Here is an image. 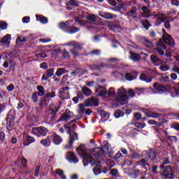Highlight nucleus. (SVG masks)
Here are the masks:
<instances>
[{"mask_svg": "<svg viewBox=\"0 0 179 179\" xmlns=\"http://www.w3.org/2000/svg\"><path fill=\"white\" fill-rule=\"evenodd\" d=\"M77 152L80 156L84 157L83 162L85 166H87V164H91V166H94V164H96L95 167L93 169V172L95 176L101 173V165L97 164V161L93 157V155H89V154L86 152V150L82 148V147H78L77 148Z\"/></svg>", "mask_w": 179, "mask_h": 179, "instance_id": "nucleus-1", "label": "nucleus"}, {"mask_svg": "<svg viewBox=\"0 0 179 179\" xmlns=\"http://www.w3.org/2000/svg\"><path fill=\"white\" fill-rule=\"evenodd\" d=\"M129 99V97H128V95L127 94V90H125L124 87H121L117 89V94L116 96V101L117 103L124 106V104H127V103H128Z\"/></svg>", "mask_w": 179, "mask_h": 179, "instance_id": "nucleus-2", "label": "nucleus"}, {"mask_svg": "<svg viewBox=\"0 0 179 179\" xmlns=\"http://www.w3.org/2000/svg\"><path fill=\"white\" fill-rule=\"evenodd\" d=\"M163 31V36L162 40H160L159 42V45L160 48H162V50H166V45L163 43V41L166 43V44H169L171 47H174V40L173 38H171V36H170L167 32H166V30L162 29Z\"/></svg>", "mask_w": 179, "mask_h": 179, "instance_id": "nucleus-3", "label": "nucleus"}, {"mask_svg": "<svg viewBox=\"0 0 179 179\" xmlns=\"http://www.w3.org/2000/svg\"><path fill=\"white\" fill-rule=\"evenodd\" d=\"M70 125L71 123L64 125L65 131H67L70 135L69 147H68V145H66V149H71V148H72V144L73 143V141H78V134L71 131L72 128L73 129H76V126L75 124H73V127H71Z\"/></svg>", "mask_w": 179, "mask_h": 179, "instance_id": "nucleus-4", "label": "nucleus"}, {"mask_svg": "<svg viewBox=\"0 0 179 179\" xmlns=\"http://www.w3.org/2000/svg\"><path fill=\"white\" fill-rule=\"evenodd\" d=\"M161 176L164 178H173V169L170 166H164V164L160 166Z\"/></svg>", "mask_w": 179, "mask_h": 179, "instance_id": "nucleus-5", "label": "nucleus"}, {"mask_svg": "<svg viewBox=\"0 0 179 179\" xmlns=\"http://www.w3.org/2000/svg\"><path fill=\"white\" fill-rule=\"evenodd\" d=\"M47 132H48V130L43 127H34L31 131V133L36 135V136H38V138L45 136V135H47Z\"/></svg>", "mask_w": 179, "mask_h": 179, "instance_id": "nucleus-6", "label": "nucleus"}, {"mask_svg": "<svg viewBox=\"0 0 179 179\" xmlns=\"http://www.w3.org/2000/svg\"><path fill=\"white\" fill-rule=\"evenodd\" d=\"M103 148H96L94 150V153L96 155H94L95 159H100V156H103L104 155V150H108L110 149V145L108 142L104 141L103 143Z\"/></svg>", "mask_w": 179, "mask_h": 179, "instance_id": "nucleus-7", "label": "nucleus"}, {"mask_svg": "<svg viewBox=\"0 0 179 179\" xmlns=\"http://www.w3.org/2000/svg\"><path fill=\"white\" fill-rule=\"evenodd\" d=\"M59 97L60 99H62V100H66L69 99V87H65L62 89H60L59 91Z\"/></svg>", "mask_w": 179, "mask_h": 179, "instance_id": "nucleus-8", "label": "nucleus"}, {"mask_svg": "<svg viewBox=\"0 0 179 179\" xmlns=\"http://www.w3.org/2000/svg\"><path fill=\"white\" fill-rule=\"evenodd\" d=\"M85 107H90V106H94V107L99 106V100L94 99V97L89 98L85 101Z\"/></svg>", "mask_w": 179, "mask_h": 179, "instance_id": "nucleus-9", "label": "nucleus"}, {"mask_svg": "<svg viewBox=\"0 0 179 179\" xmlns=\"http://www.w3.org/2000/svg\"><path fill=\"white\" fill-rule=\"evenodd\" d=\"M72 113L69 109H66L64 113L60 117L59 121H69V120L72 118Z\"/></svg>", "mask_w": 179, "mask_h": 179, "instance_id": "nucleus-10", "label": "nucleus"}, {"mask_svg": "<svg viewBox=\"0 0 179 179\" xmlns=\"http://www.w3.org/2000/svg\"><path fill=\"white\" fill-rule=\"evenodd\" d=\"M15 125V120L13 116L8 115L7 117V129L8 131H12Z\"/></svg>", "mask_w": 179, "mask_h": 179, "instance_id": "nucleus-11", "label": "nucleus"}, {"mask_svg": "<svg viewBox=\"0 0 179 179\" xmlns=\"http://www.w3.org/2000/svg\"><path fill=\"white\" fill-rule=\"evenodd\" d=\"M66 159L69 160V162H71V163H78L79 160H78V158H76V156H75V154L71 152H69L66 154Z\"/></svg>", "mask_w": 179, "mask_h": 179, "instance_id": "nucleus-12", "label": "nucleus"}, {"mask_svg": "<svg viewBox=\"0 0 179 179\" xmlns=\"http://www.w3.org/2000/svg\"><path fill=\"white\" fill-rule=\"evenodd\" d=\"M143 156H144L145 159H148V157L150 160H155L156 159V153L155 151H150L149 152H148V151H144L143 152Z\"/></svg>", "mask_w": 179, "mask_h": 179, "instance_id": "nucleus-13", "label": "nucleus"}, {"mask_svg": "<svg viewBox=\"0 0 179 179\" xmlns=\"http://www.w3.org/2000/svg\"><path fill=\"white\" fill-rule=\"evenodd\" d=\"M95 92L97 96H105V94H107V91H106V88L101 86H99L97 88H96Z\"/></svg>", "mask_w": 179, "mask_h": 179, "instance_id": "nucleus-14", "label": "nucleus"}, {"mask_svg": "<svg viewBox=\"0 0 179 179\" xmlns=\"http://www.w3.org/2000/svg\"><path fill=\"white\" fill-rule=\"evenodd\" d=\"M46 76L43 75L42 76L43 80H48V78H51V76H54V69H50L46 71Z\"/></svg>", "mask_w": 179, "mask_h": 179, "instance_id": "nucleus-15", "label": "nucleus"}, {"mask_svg": "<svg viewBox=\"0 0 179 179\" xmlns=\"http://www.w3.org/2000/svg\"><path fill=\"white\" fill-rule=\"evenodd\" d=\"M84 73H87V71L83 70L82 69H78L75 71L71 72V75H74L75 76H82V75H83Z\"/></svg>", "mask_w": 179, "mask_h": 179, "instance_id": "nucleus-16", "label": "nucleus"}, {"mask_svg": "<svg viewBox=\"0 0 179 179\" xmlns=\"http://www.w3.org/2000/svg\"><path fill=\"white\" fill-rule=\"evenodd\" d=\"M41 145H43V146H45V148H48V146L51 145V137L48 136L46 138L41 140Z\"/></svg>", "mask_w": 179, "mask_h": 179, "instance_id": "nucleus-17", "label": "nucleus"}, {"mask_svg": "<svg viewBox=\"0 0 179 179\" xmlns=\"http://www.w3.org/2000/svg\"><path fill=\"white\" fill-rule=\"evenodd\" d=\"M50 101H51V99H48L45 96L43 99H41L39 107H45V106H48Z\"/></svg>", "mask_w": 179, "mask_h": 179, "instance_id": "nucleus-18", "label": "nucleus"}, {"mask_svg": "<svg viewBox=\"0 0 179 179\" xmlns=\"http://www.w3.org/2000/svg\"><path fill=\"white\" fill-rule=\"evenodd\" d=\"M153 87L155 90H157L159 92V93H162V92H166V87H164V85L155 83L153 85Z\"/></svg>", "mask_w": 179, "mask_h": 179, "instance_id": "nucleus-19", "label": "nucleus"}, {"mask_svg": "<svg viewBox=\"0 0 179 179\" xmlns=\"http://www.w3.org/2000/svg\"><path fill=\"white\" fill-rule=\"evenodd\" d=\"M52 138L53 139V143L55 145H59V143L62 142V138H61L60 136L56 134H53Z\"/></svg>", "mask_w": 179, "mask_h": 179, "instance_id": "nucleus-20", "label": "nucleus"}, {"mask_svg": "<svg viewBox=\"0 0 179 179\" xmlns=\"http://www.w3.org/2000/svg\"><path fill=\"white\" fill-rule=\"evenodd\" d=\"M152 62L155 64V65H160L163 61L162 59L157 58L155 55H151L150 57Z\"/></svg>", "mask_w": 179, "mask_h": 179, "instance_id": "nucleus-21", "label": "nucleus"}, {"mask_svg": "<svg viewBox=\"0 0 179 179\" xmlns=\"http://www.w3.org/2000/svg\"><path fill=\"white\" fill-rule=\"evenodd\" d=\"M36 20L38 22H41L43 24H45V23H48V19L44 16L36 15Z\"/></svg>", "mask_w": 179, "mask_h": 179, "instance_id": "nucleus-22", "label": "nucleus"}, {"mask_svg": "<svg viewBox=\"0 0 179 179\" xmlns=\"http://www.w3.org/2000/svg\"><path fill=\"white\" fill-rule=\"evenodd\" d=\"M11 36L10 34H7L4 37L2 38L1 43L2 44H9L10 43Z\"/></svg>", "mask_w": 179, "mask_h": 179, "instance_id": "nucleus-23", "label": "nucleus"}, {"mask_svg": "<svg viewBox=\"0 0 179 179\" xmlns=\"http://www.w3.org/2000/svg\"><path fill=\"white\" fill-rule=\"evenodd\" d=\"M81 92L84 96H89L92 94V91L87 87H82Z\"/></svg>", "mask_w": 179, "mask_h": 179, "instance_id": "nucleus-24", "label": "nucleus"}, {"mask_svg": "<svg viewBox=\"0 0 179 179\" xmlns=\"http://www.w3.org/2000/svg\"><path fill=\"white\" fill-rule=\"evenodd\" d=\"M141 80H143L144 82H146V83H150L152 82V77H148L146 75L142 73L140 76Z\"/></svg>", "mask_w": 179, "mask_h": 179, "instance_id": "nucleus-25", "label": "nucleus"}, {"mask_svg": "<svg viewBox=\"0 0 179 179\" xmlns=\"http://www.w3.org/2000/svg\"><path fill=\"white\" fill-rule=\"evenodd\" d=\"M36 140L34 139V138L30 136H28L27 138V141H25L24 143V146H29V145L30 143H34V142H35Z\"/></svg>", "mask_w": 179, "mask_h": 179, "instance_id": "nucleus-26", "label": "nucleus"}, {"mask_svg": "<svg viewBox=\"0 0 179 179\" xmlns=\"http://www.w3.org/2000/svg\"><path fill=\"white\" fill-rule=\"evenodd\" d=\"M141 10H143V16L145 17H150V11H149V8L146 6H143Z\"/></svg>", "mask_w": 179, "mask_h": 179, "instance_id": "nucleus-27", "label": "nucleus"}, {"mask_svg": "<svg viewBox=\"0 0 179 179\" xmlns=\"http://www.w3.org/2000/svg\"><path fill=\"white\" fill-rule=\"evenodd\" d=\"M66 45H72V47H74L75 50H80V45L76 41H71L66 44Z\"/></svg>", "mask_w": 179, "mask_h": 179, "instance_id": "nucleus-28", "label": "nucleus"}, {"mask_svg": "<svg viewBox=\"0 0 179 179\" xmlns=\"http://www.w3.org/2000/svg\"><path fill=\"white\" fill-rule=\"evenodd\" d=\"M27 41L24 36H19L16 39V45H20L22 43H26Z\"/></svg>", "mask_w": 179, "mask_h": 179, "instance_id": "nucleus-29", "label": "nucleus"}, {"mask_svg": "<svg viewBox=\"0 0 179 179\" xmlns=\"http://www.w3.org/2000/svg\"><path fill=\"white\" fill-rule=\"evenodd\" d=\"M130 58L133 61H139L141 59V56L138 54L133 53L132 52H130Z\"/></svg>", "mask_w": 179, "mask_h": 179, "instance_id": "nucleus-30", "label": "nucleus"}, {"mask_svg": "<svg viewBox=\"0 0 179 179\" xmlns=\"http://www.w3.org/2000/svg\"><path fill=\"white\" fill-rule=\"evenodd\" d=\"M55 173L57 174L58 176L60 177L62 179H66V176H65V174H64V171L62 169H57L55 171Z\"/></svg>", "mask_w": 179, "mask_h": 179, "instance_id": "nucleus-31", "label": "nucleus"}, {"mask_svg": "<svg viewBox=\"0 0 179 179\" xmlns=\"http://www.w3.org/2000/svg\"><path fill=\"white\" fill-rule=\"evenodd\" d=\"M79 107V110H78V113L79 114V115H83V114H85V107H86V106L83 105V104H79L78 105Z\"/></svg>", "mask_w": 179, "mask_h": 179, "instance_id": "nucleus-32", "label": "nucleus"}, {"mask_svg": "<svg viewBox=\"0 0 179 179\" xmlns=\"http://www.w3.org/2000/svg\"><path fill=\"white\" fill-rule=\"evenodd\" d=\"M101 17H103V19H113V14L110 13H105L103 14H99Z\"/></svg>", "mask_w": 179, "mask_h": 179, "instance_id": "nucleus-33", "label": "nucleus"}, {"mask_svg": "<svg viewBox=\"0 0 179 179\" xmlns=\"http://www.w3.org/2000/svg\"><path fill=\"white\" fill-rule=\"evenodd\" d=\"M61 106V103H59V106H56L55 108H51L49 110V114H52V115H55L57 113H58V110H59V107Z\"/></svg>", "mask_w": 179, "mask_h": 179, "instance_id": "nucleus-34", "label": "nucleus"}, {"mask_svg": "<svg viewBox=\"0 0 179 179\" xmlns=\"http://www.w3.org/2000/svg\"><path fill=\"white\" fill-rule=\"evenodd\" d=\"M45 97L48 99H50V101H51V99H54L55 97H57V94H55V92H48L45 94Z\"/></svg>", "mask_w": 179, "mask_h": 179, "instance_id": "nucleus-35", "label": "nucleus"}, {"mask_svg": "<svg viewBox=\"0 0 179 179\" xmlns=\"http://www.w3.org/2000/svg\"><path fill=\"white\" fill-rule=\"evenodd\" d=\"M169 92H171V93H172L173 97H174V96H178V90H177L175 87H171L169 88Z\"/></svg>", "mask_w": 179, "mask_h": 179, "instance_id": "nucleus-36", "label": "nucleus"}, {"mask_svg": "<svg viewBox=\"0 0 179 179\" xmlns=\"http://www.w3.org/2000/svg\"><path fill=\"white\" fill-rule=\"evenodd\" d=\"M37 90H38V96H43L44 95V87L43 86L39 85L37 87Z\"/></svg>", "mask_w": 179, "mask_h": 179, "instance_id": "nucleus-37", "label": "nucleus"}, {"mask_svg": "<svg viewBox=\"0 0 179 179\" xmlns=\"http://www.w3.org/2000/svg\"><path fill=\"white\" fill-rule=\"evenodd\" d=\"M148 117L150 118H159L160 117V114L155 112H150Z\"/></svg>", "mask_w": 179, "mask_h": 179, "instance_id": "nucleus-38", "label": "nucleus"}, {"mask_svg": "<svg viewBox=\"0 0 179 179\" xmlns=\"http://www.w3.org/2000/svg\"><path fill=\"white\" fill-rule=\"evenodd\" d=\"M0 29L1 30H6V29H8V23L3 21H0Z\"/></svg>", "mask_w": 179, "mask_h": 179, "instance_id": "nucleus-39", "label": "nucleus"}, {"mask_svg": "<svg viewBox=\"0 0 179 179\" xmlns=\"http://www.w3.org/2000/svg\"><path fill=\"white\" fill-rule=\"evenodd\" d=\"M148 124L150 125H156L157 127H162V125H163V123H157V122H156V121H155L153 120H149Z\"/></svg>", "mask_w": 179, "mask_h": 179, "instance_id": "nucleus-40", "label": "nucleus"}, {"mask_svg": "<svg viewBox=\"0 0 179 179\" xmlns=\"http://www.w3.org/2000/svg\"><path fill=\"white\" fill-rule=\"evenodd\" d=\"M87 20L90 22H95L96 21V15L91 14L87 16Z\"/></svg>", "mask_w": 179, "mask_h": 179, "instance_id": "nucleus-41", "label": "nucleus"}, {"mask_svg": "<svg viewBox=\"0 0 179 179\" xmlns=\"http://www.w3.org/2000/svg\"><path fill=\"white\" fill-rule=\"evenodd\" d=\"M64 73H65V69L60 68L57 69L56 72V75L57 76H61V75H64Z\"/></svg>", "mask_w": 179, "mask_h": 179, "instance_id": "nucleus-42", "label": "nucleus"}, {"mask_svg": "<svg viewBox=\"0 0 179 179\" xmlns=\"http://www.w3.org/2000/svg\"><path fill=\"white\" fill-rule=\"evenodd\" d=\"M110 29L113 30V31H121V28L118 25H112Z\"/></svg>", "mask_w": 179, "mask_h": 179, "instance_id": "nucleus-43", "label": "nucleus"}, {"mask_svg": "<svg viewBox=\"0 0 179 179\" xmlns=\"http://www.w3.org/2000/svg\"><path fill=\"white\" fill-rule=\"evenodd\" d=\"M108 94L110 96H115V90L113 87L110 88L108 91Z\"/></svg>", "mask_w": 179, "mask_h": 179, "instance_id": "nucleus-44", "label": "nucleus"}, {"mask_svg": "<svg viewBox=\"0 0 179 179\" xmlns=\"http://www.w3.org/2000/svg\"><path fill=\"white\" fill-rule=\"evenodd\" d=\"M20 162L21 163L22 167H26V166H27V159H25L24 157L20 159Z\"/></svg>", "mask_w": 179, "mask_h": 179, "instance_id": "nucleus-45", "label": "nucleus"}, {"mask_svg": "<svg viewBox=\"0 0 179 179\" xmlns=\"http://www.w3.org/2000/svg\"><path fill=\"white\" fill-rule=\"evenodd\" d=\"M36 58H46L47 55L45 52H41L35 55Z\"/></svg>", "mask_w": 179, "mask_h": 179, "instance_id": "nucleus-46", "label": "nucleus"}, {"mask_svg": "<svg viewBox=\"0 0 179 179\" xmlns=\"http://www.w3.org/2000/svg\"><path fill=\"white\" fill-rule=\"evenodd\" d=\"M135 13H136V8H133L132 10H129L127 13V15L131 17V16H134V15H135Z\"/></svg>", "mask_w": 179, "mask_h": 179, "instance_id": "nucleus-47", "label": "nucleus"}, {"mask_svg": "<svg viewBox=\"0 0 179 179\" xmlns=\"http://www.w3.org/2000/svg\"><path fill=\"white\" fill-rule=\"evenodd\" d=\"M77 31H79V29L75 27H73L69 29V33H71V34H73V33H76Z\"/></svg>", "mask_w": 179, "mask_h": 179, "instance_id": "nucleus-48", "label": "nucleus"}, {"mask_svg": "<svg viewBox=\"0 0 179 179\" xmlns=\"http://www.w3.org/2000/svg\"><path fill=\"white\" fill-rule=\"evenodd\" d=\"M135 127L136 128H140L141 129H143L144 127H145V124H142V123H139V122H137V123H135Z\"/></svg>", "mask_w": 179, "mask_h": 179, "instance_id": "nucleus-49", "label": "nucleus"}, {"mask_svg": "<svg viewBox=\"0 0 179 179\" xmlns=\"http://www.w3.org/2000/svg\"><path fill=\"white\" fill-rule=\"evenodd\" d=\"M143 25L144 26L145 29H146V30H148V29H149V27H150V24L148 20H145L143 22Z\"/></svg>", "mask_w": 179, "mask_h": 179, "instance_id": "nucleus-50", "label": "nucleus"}, {"mask_svg": "<svg viewBox=\"0 0 179 179\" xmlns=\"http://www.w3.org/2000/svg\"><path fill=\"white\" fill-rule=\"evenodd\" d=\"M59 29H68V25L66 24V23L65 22H61L59 24Z\"/></svg>", "mask_w": 179, "mask_h": 179, "instance_id": "nucleus-51", "label": "nucleus"}, {"mask_svg": "<svg viewBox=\"0 0 179 179\" xmlns=\"http://www.w3.org/2000/svg\"><path fill=\"white\" fill-rule=\"evenodd\" d=\"M32 100L34 103H37V101L38 100V98L37 96V93L34 92L32 94Z\"/></svg>", "mask_w": 179, "mask_h": 179, "instance_id": "nucleus-52", "label": "nucleus"}, {"mask_svg": "<svg viewBox=\"0 0 179 179\" xmlns=\"http://www.w3.org/2000/svg\"><path fill=\"white\" fill-rule=\"evenodd\" d=\"M159 69H161V71H163L164 72H165L166 71H169V66L162 65V66H159Z\"/></svg>", "mask_w": 179, "mask_h": 179, "instance_id": "nucleus-53", "label": "nucleus"}, {"mask_svg": "<svg viewBox=\"0 0 179 179\" xmlns=\"http://www.w3.org/2000/svg\"><path fill=\"white\" fill-rule=\"evenodd\" d=\"M157 19H158V20H160V22H163V20H164V15H163V14H158L157 15Z\"/></svg>", "mask_w": 179, "mask_h": 179, "instance_id": "nucleus-54", "label": "nucleus"}, {"mask_svg": "<svg viewBox=\"0 0 179 179\" xmlns=\"http://www.w3.org/2000/svg\"><path fill=\"white\" fill-rule=\"evenodd\" d=\"M127 94L129 96V97H134V96H135V92H134V90H129Z\"/></svg>", "mask_w": 179, "mask_h": 179, "instance_id": "nucleus-55", "label": "nucleus"}, {"mask_svg": "<svg viewBox=\"0 0 179 179\" xmlns=\"http://www.w3.org/2000/svg\"><path fill=\"white\" fill-rule=\"evenodd\" d=\"M70 52L72 54V55H73V57H78V55H79V54L76 50H75V49H71L70 50Z\"/></svg>", "mask_w": 179, "mask_h": 179, "instance_id": "nucleus-56", "label": "nucleus"}, {"mask_svg": "<svg viewBox=\"0 0 179 179\" xmlns=\"http://www.w3.org/2000/svg\"><path fill=\"white\" fill-rule=\"evenodd\" d=\"M15 89V85H13V84H10L8 87H7V90L8 92H12V90H13Z\"/></svg>", "mask_w": 179, "mask_h": 179, "instance_id": "nucleus-57", "label": "nucleus"}, {"mask_svg": "<svg viewBox=\"0 0 179 179\" xmlns=\"http://www.w3.org/2000/svg\"><path fill=\"white\" fill-rule=\"evenodd\" d=\"M126 79L127 80H134V78H132V74L131 73H127L126 74Z\"/></svg>", "mask_w": 179, "mask_h": 179, "instance_id": "nucleus-58", "label": "nucleus"}, {"mask_svg": "<svg viewBox=\"0 0 179 179\" xmlns=\"http://www.w3.org/2000/svg\"><path fill=\"white\" fill-rule=\"evenodd\" d=\"M171 5H174L175 6H179V1L178 0H172L171 1Z\"/></svg>", "mask_w": 179, "mask_h": 179, "instance_id": "nucleus-59", "label": "nucleus"}, {"mask_svg": "<svg viewBox=\"0 0 179 179\" xmlns=\"http://www.w3.org/2000/svg\"><path fill=\"white\" fill-rule=\"evenodd\" d=\"M23 23H29L30 22V17H24L22 18Z\"/></svg>", "mask_w": 179, "mask_h": 179, "instance_id": "nucleus-60", "label": "nucleus"}, {"mask_svg": "<svg viewBox=\"0 0 179 179\" xmlns=\"http://www.w3.org/2000/svg\"><path fill=\"white\" fill-rule=\"evenodd\" d=\"M70 5H71L72 6H78V1H75V0H71L69 1Z\"/></svg>", "mask_w": 179, "mask_h": 179, "instance_id": "nucleus-61", "label": "nucleus"}, {"mask_svg": "<svg viewBox=\"0 0 179 179\" xmlns=\"http://www.w3.org/2000/svg\"><path fill=\"white\" fill-rule=\"evenodd\" d=\"M40 174V166H36V171H35V176L36 177H38V175Z\"/></svg>", "mask_w": 179, "mask_h": 179, "instance_id": "nucleus-62", "label": "nucleus"}, {"mask_svg": "<svg viewBox=\"0 0 179 179\" xmlns=\"http://www.w3.org/2000/svg\"><path fill=\"white\" fill-rule=\"evenodd\" d=\"M5 139V133H3V131L0 132V141H1V142H3Z\"/></svg>", "mask_w": 179, "mask_h": 179, "instance_id": "nucleus-63", "label": "nucleus"}, {"mask_svg": "<svg viewBox=\"0 0 179 179\" xmlns=\"http://www.w3.org/2000/svg\"><path fill=\"white\" fill-rule=\"evenodd\" d=\"M134 117L136 118V120H141V118H142V115H141V113H137L134 114Z\"/></svg>", "mask_w": 179, "mask_h": 179, "instance_id": "nucleus-64", "label": "nucleus"}]
</instances>
